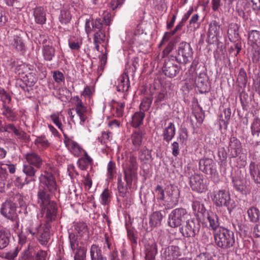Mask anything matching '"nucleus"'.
I'll use <instances>...</instances> for the list:
<instances>
[{"mask_svg":"<svg viewBox=\"0 0 260 260\" xmlns=\"http://www.w3.org/2000/svg\"><path fill=\"white\" fill-rule=\"evenodd\" d=\"M38 203L44 222L51 223L55 221L57 214L56 203L50 199V195L44 188L41 187L38 192Z\"/></svg>","mask_w":260,"mask_h":260,"instance_id":"f257e3e1","label":"nucleus"},{"mask_svg":"<svg viewBox=\"0 0 260 260\" xmlns=\"http://www.w3.org/2000/svg\"><path fill=\"white\" fill-rule=\"evenodd\" d=\"M124 173V180L126 184L122 181L121 178L118 179V190L119 196L125 197L127 192L128 188H131L133 180L137 177L138 167L136 164H125L123 166Z\"/></svg>","mask_w":260,"mask_h":260,"instance_id":"f03ea898","label":"nucleus"},{"mask_svg":"<svg viewBox=\"0 0 260 260\" xmlns=\"http://www.w3.org/2000/svg\"><path fill=\"white\" fill-rule=\"evenodd\" d=\"M215 244L219 248L227 250L233 247L236 240L234 233L226 228L220 227L213 233Z\"/></svg>","mask_w":260,"mask_h":260,"instance_id":"7ed1b4c3","label":"nucleus"},{"mask_svg":"<svg viewBox=\"0 0 260 260\" xmlns=\"http://www.w3.org/2000/svg\"><path fill=\"white\" fill-rule=\"evenodd\" d=\"M50 223H46L42 225L37 221H31L28 227V231L32 235H37V239L41 244L46 245L50 238Z\"/></svg>","mask_w":260,"mask_h":260,"instance_id":"20e7f679","label":"nucleus"},{"mask_svg":"<svg viewBox=\"0 0 260 260\" xmlns=\"http://www.w3.org/2000/svg\"><path fill=\"white\" fill-rule=\"evenodd\" d=\"M103 24L101 19L96 18L86 19L85 24V30L87 35L94 32L93 42L103 43L105 39V33L103 30Z\"/></svg>","mask_w":260,"mask_h":260,"instance_id":"39448f33","label":"nucleus"},{"mask_svg":"<svg viewBox=\"0 0 260 260\" xmlns=\"http://www.w3.org/2000/svg\"><path fill=\"white\" fill-rule=\"evenodd\" d=\"M49 170H45L43 174H42L40 177L41 187L44 188L46 191L48 193L47 190L50 192H54L57 189V184L55 178L53 175V172H56V170L55 168L51 166V164H48Z\"/></svg>","mask_w":260,"mask_h":260,"instance_id":"423d86ee","label":"nucleus"},{"mask_svg":"<svg viewBox=\"0 0 260 260\" xmlns=\"http://www.w3.org/2000/svg\"><path fill=\"white\" fill-rule=\"evenodd\" d=\"M212 201L216 207H225L231 212L235 207L230 193L224 189L214 191Z\"/></svg>","mask_w":260,"mask_h":260,"instance_id":"0eeeda50","label":"nucleus"},{"mask_svg":"<svg viewBox=\"0 0 260 260\" xmlns=\"http://www.w3.org/2000/svg\"><path fill=\"white\" fill-rule=\"evenodd\" d=\"M8 45L12 50L21 54H24L26 51L25 41L17 30L12 31L8 37Z\"/></svg>","mask_w":260,"mask_h":260,"instance_id":"6e6552de","label":"nucleus"},{"mask_svg":"<svg viewBox=\"0 0 260 260\" xmlns=\"http://www.w3.org/2000/svg\"><path fill=\"white\" fill-rule=\"evenodd\" d=\"M201 225L197 218L191 216L180 227V232L186 238H193L198 234Z\"/></svg>","mask_w":260,"mask_h":260,"instance_id":"1a4fd4ad","label":"nucleus"},{"mask_svg":"<svg viewBox=\"0 0 260 260\" xmlns=\"http://www.w3.org/2000/svg\"><path fill=\"white\" fill-rule=\"evenodd\" d=\"M64 143L66 147L72 154L78 157L82 155L83 153V156L82 158L84 162H91L92 161L91 157L83 150L79 144L72 139L68 137L66 134H64Z\"/></svg>","mask_w":260,"mask_h":260,"instance_id":"9d476101","label":"nucleus"},{"mask_svg":"<svg viewBox=\"0 0 260 260\" xmlns=\"http://www.w3.org/2000/svg\"><path fill=\"white\" fill-rule=\"evenodd\" d=\"M185 209L183 208H176L173 210L169 215V225L173 228L182 225L190 217Z\"/></svg>","mask_w":260,"mask_h":260,"instance_id":"9b49d317","label":"nucleus"},{"mask_svg":"<svg viewBox=\"0 0 260 260\" xmlns=\"http://www.w3.org/2000/svg\"><path fill=\"white\" fill-rule=\"evenodd\" d=\"M18 71L22 81L27 86H32L37 82L38 77L36 71L31 70L29 66L22 63L18 66Z\"/></svg>","mask_w":260,"mask_h":260,"instance_id":"f8f14e48","label":"nucleus"},{"mask_svg":"<svg viewBox=\"0 0 260 260\" xmlns=\"http://www.w3.org/2000/svg\"><path fill=\"white\" fill-rule=\"evenodd\" d=\"M70 247L74 251V260H86L87 249L79 245L77 236L73 233H69Z\"/></svg>","mask_w":260,"mask_h":260,"instance_id":"ddd939ff","label":"nucleus"},{"mask_svg":"<svg viewBox=\"0 0 260 260\" xmlns=\"http://www.w3.org/2000/svg\"><path fill=\"white\" fill-rule=\"evenodd\" d=\"M193 53V51L190 45L182 42L179 44L178 47L176 60L180 63L186 64L192 59Z\"/></svg>","mask_w":260,"mask_h":260,"instance_id":"4468645a","label":"nucleus"},{"mask_svg":"<svg viewBox=\"0 0 260 260\" xmlns=\"http://www.w3.org/2000/svg\"><path fill=\"white\" fill-rule=\"evenodd\" d=\"M47 252L43 250H37L34 246L28 245L21 254L18 260H46Z\"/></svg>","mask_w":260,"mask_h":260,"instance_id":"2eb2a0df","label":"nucleus"},{"mask_svg":"<svg viewBox=\"0 0 260 260\" xmlns=\"http://www.w3.org/2000/svg\"><path fill=\"white\" fill-rule=\"evenodd\" d=\"M207 41L210 44L217 42L222 37V28L219 22L215 20L211 21L208 25Z\"/></svg>","mask_w":260,"mask_h":260,"instance_id":"dca6fc26","label":"nucleus"},{"mask_svg":"<svg viewBox=\"0 0 260 260\" xmlns=\"http://www.w3.org/2000/svg\"><path fill=\"white\" fill-rule=\"evenodd\" d=\"M75 102V111L76 112L80 119V124L84 125L87 119L88 109L86 106L84 105L82 100L78 96H75L73 98Z\"/></svg>","mask_w":260,"mask_h":260,"instance_id":"f3484780","label":"nucleus"},{"mask_svg":"<svg viewBox=\"0 0 260 260\" xmlns=\"http://www.w3.org/2000/svg\"><path fill=\"white\" fill-rule=\"evenodd\" d=\"M189 183L193 190L202 192L207 190L206 181L200 175L195 174L190 176Z\"/></svg>","mask_w":260,"mask_h":260,"instance_id":"a211bd4d","label":"nucleus"},{"mask_svg":"<svg viewBox=\"0 0 260 260\" xmlns=\"http://www.w3.org/2000/svg\"><path fill=\"white\" fill-rule=\"evenodd\" d=\"M228 152L232 157L238 156L242 150V145L241 141L236 137H231L228 145Z\"/></svg>","mask_w":260,"mask_h":260,"instance_id":"6ab92c4d","label":"nucleus"},{"mask_svg":"<svg viewBox=\"0 0 260 260\" xmlns=\"http://www.w3.org/2000/svg\"><path fill=\"white\" fill-rule=\"evenodd\" d=\"M1 213L7 218L14 220L17 216L15 204L10 201H6L2 204Z\"/></svg>","mask_w":260,"mask_h":260,"instance_id":"aec40b11","label":"nucleus"},{"mask_svg":"<svg viewBox=\"0 0 260 260\" xmlns=\"http://www.w3.org/2000/svg\"><path fill=\"white\" fill-rule=\"evenodd\" d=\"M204 219L207 220L209 223V227L213 231V233L216 232L221 227L218 216L215 213L211 211L208 212Z\"/></svg>","mask_w":260,"mask_h":260,"instance_id":"412c9836","label":"nucleus"},{"mask_svg":"<svg viewBox=\"0 0 260 260\" xmlns=\"http://www.w3.org/2000/svg\"><path fill=\"white\" fill-rule=\"evenodd\" d=\"M179 71L180 68L177 64L170 60L165 62L163 67V72L166 76L173 78L176 76Z\"/></svg>","mask_w":260,"mask_h":260,"instance_id":"4be33fe9","label":"nucleus"},{"mask_svg":"<svg viewBox=\"0 0 260 260\" xmlns=\"http://www.w3.org/2000/svg\"><path fill=\"white\" fill-rule=\"evenodd\" d=\"M144 137L143 132L140 129L134 131L131 137L130 141L133 145L132 149L137 150L142 143Z\"/></svg>","mask_w":260,"mask_h":260,"instance_id":"5701e85b","label":"nucleus"},{"mask_svg":"<svg viewBox=\"0 0 260 260\" xmlns=\"http://www.w3.org/2000/svg\"><path fill=\"white\" fill-rule=\"evenodd\" d=\"M33 15L35 21L39 24H44L46 22V11L42 7H37L34 10Z\"/></svg>","mask_w":260,"mask_h":260,"instance_id":"b1692460","label":"nucleus"},{"mask_svg":"<svg viewBox=\"0 0 260 260\" xmlns=\"http://www.w3.org/2000/svg\"><path fill=\"white\" fill-rule=\"evenodd\" d=\"M4 129L5 132L9 133H13L18 139L26 140L27 139L26 134L23 132L20 131L15 127V126L12 123L5 124L4 127Z\"/></svg>","mask_w":260,"mask_h":260,"instance_id":"393cba45","label":"nucleus"},{"mask_svg":"<svg viewBox=\"0 0 260 260\" xmlns=\"http://www.w3.org/2000/svg\"><path fill=\"white\" fill-rule=\"evenodd\" d=\"M129 86V78L127 75H123L117 79L116 88L118 91H127Z\"/></svg>","mask_w":260,"mask_h":260,"instance_id":"a878e982","label":"nucleus"},{"mask_svg":"<svg viewBox=\"0 0 260 260\" xmlns=\"http://www.w3.org/2000/svg\"><path fill=\"white\" fill-rule=\"evenodd\" d=\"M75 230L76 231L78 236L85 240L89 239V231L87 224L83 222L77 223L75 225Z\"/></svg>","mask_w":260,"mask_h":260,"instance_id":"bb28decb","label":"nucleus"},{"mask_svg":"<svg viewBox=\"0 0 260 260\" xmlns=\"http://www.w3.org/2000/svg\"><path fill=\"white\" fill-rule=\"evenodd\" d=\"M90 256L91 260H107V258L103 254L101 247L96 244L91 246Z\"/></svg>","mask_w":260,"mask_h":260,"instance_id":"cd10ccee","label":"nucleus"},{"mask_svg":"<svg viewBox=\"0 0 260 260\" xmlns=\"http://www.w3.org/2000/svg\"><path fill=\"white\" fill-rule=\"evenodd\" d=\"M10 238V232L6 229L0 228V250H3L8 246Z\"/></svg>","mask_w":260,"mask_h":260,"instance_id":"c85d7f7f","label":"nucleus"},{"mask_svg":"<svg viewBox=\"0 0 260 260\" xmlns=\"http://www.w3.org/2000/svg\"><path fill=\"white\" fill-rule=\"evenodd\" d=\"M69 9V6L66 4L60 10L58 19L59 22L62 24H68L71 20L72 15Z\"/></svg>","mask_w":260,"mask_h":260,"instance_id":"c756f323","label":"nucleus"},{"mask_svg":"<svg viewBox=\"0 0 260 260\" xmlns=\"http://www.w3.org/2000/svg\"><path fill=\"white\" fill-rule=\"evenodd\" d=\"M240 25L236 23H230L227 29L228 37L230 41L237 39L239 36V30Z\"/></svg>","mask_w":260,"mask_h":260,"instance_id":"7c9ffc66","label":"nucleus"},{"mask_svg":"<svg viewBox=\"0 0 260 260\" xmlns=\"http://www.w3.org/2000/svg\"><path fill=\"white\" fill-rule=\"evenodd\" d=\"M233 184L237 191L242 193L246 192L247 186L246 180L240 177L235 176L233 178Z\"/></svg>","mask_w":260,"mask_h":260,"instance_id":"2f4dec72","label":"nucleus"},{"mask_svg":"<svg viewBox=\"0 0 260 260\" xmlns=\"http://www.w3.org/2000/svg\"><path fill=\"white\" fill-rule=\"evenodd\" d=\"M248 44L252 47L260 45V31L252 30L248 33Z\"/></svg>","mask_w":260,"mask_h":260,"instance_id":"473e14b6","label":"nucleus"},{"mask_svg":"<svg viewBox=\"0 0 260 260\" xmlns=\"http://www.w3.org/2000/svg\"><path fill=\"white\" fill-rule=\"evenodd\" d=\"M176 133V128L173 122H169L168 125L164 129L163 132L164 139L167 142H169L174 137Z\"/></svg>","mask_w":260,"mask_h":260,"instance_id":"72a5a7b5","label":"nucleus"},{"mask_svg":"<svg viewBox=\"0 0 260 260\" xmlns=\"http://www.w3.org/2000/svg\"><path fill=\"white\" fill-rule=\"evenodd\" d=\"M83 44L82 38L80 37H71L68 40L69 48L74 51H78Z\"/></svg>","mask_w":260,"mask_h":260,"instance_id":"f704fd0d","label":"nucleus"},{"mask_svg":"<svg viewBox=\"0 0 260 260\" xmlns=\"http://www.w3.org/2000/svg\"><path fill=\"white\" fill-rule=\"evenodd\" d=\"M145 114L142 111L135 112L132 117L131 125L134 127H138L143 123Z\"/></svg>","mask_w":260,"mask_h":260,"instance_id":"c9c22d12","label":"nucleus"},{"mask_svg":"<svg viewBox=\"0 0 260 260\" xmlns=\"http://www.w3.org/2000/svg\"><path fill=\"white\" fill-rule=\"evenodd\" d=\"M43 56L46 61H51L55 56L54 48L49 45H44L42 49Z\"/></svg>","mask_w":260,"mask_h":260,"instance_id":"e433bc0d","label":"nucleus"},{"mask_svg":"<svg viewBox=\"0 0 260 260\" xmlns=\"http://www.w3.org/2000/svg\"><path fill=\"white\" fill-rule=\"evenodd\" d=\"M179 247L176 246H171L165 248L164 255L167 260H171L172 257H175L179 255Z\"/></svg>","mask_w":260,"mask_h":260,"instance_id":"4c0bfd02","label":"nucleus"},{"mask_svg":"<svg viewBox=\"0 0 260 260\" xmlns=\"http://www.w3.org/2000/svg\"><path fill=\"white\" fill-rule=\"evenodd\" d=\"M3 112L2 114L5 116L8 120L11 121H15L17 119V114L7 105H4L2 109Z\"/></svg>","mask_w":260,"mask_h":260,"instance_id":"58836bf2","label":"nucleus"},{"mask_svg":"<svg viewBox=\"0 0 260 260\" xmlns=\"http://www.w3.org/2000/svg\"><path fill=\"white\" fill-rule=\"evenodd\" d=\"M250 175L256 183L260 184V171L258 164H250Z\"/></svg>","mask_w":260,"mask_h":260,"instance_id":"ea45409f","label":"nucleus"},{"mask_svg":"<svg viewBox=\"0 0 260 260\" xmlns=\"http://www.w3.org/2000/svg\"><path fill=\"white\" fill-rule=\"evenodd\" d=\"M34 144L38 147L42 149H46L50 145V143L47 139L45 135H41L36 137Z\"/></svg>","mask_w":260,"mask_h":260,"instance_id":"a19ab883","label":"nucleus"},{"mask_svg":"<svg viewBox=\"0 0 260 260\" xmlns=\"http://www.w3.org/2000/svg\"><path fill=\"white\" fill-rule=\"evenodd\" d=\"M251 135L253 137H258L260 135V118L255 117L253 118L250 126Z\"/></svg>","mask_w":260,"mask_h":260,"instance_id":"79ce46f5","label":"nucleus"},{"mask_svg":"<svg viewBox=\"0 0 260 260\" xmlns=\"http://www.w3.org/2000/svg\"><path fill=\"white\" fill-rule=\"evenodd\" d=\"M39 169L40 167V164H24L23 166V171L24 173V175H28L29 176H34L36 171V169Z\"/></svg>","mask_w":260,"mask_h":260,"instance_id":"37998d69","label":"nucleus"},{"mask_svg":"<svg viewBox=\"0 0 260 260\" xmlns=\"http://www.w3.org/2000/svg\"><path fill=\"white\" fill-rule=\"evenodd\" d=\"M163 215L159 211L153 212L150 217V224L151 226L156 227L160 225Z\"/></svg>","mask_w":260,"mask_h":260,"instance_id":"c03bdc74","label":"nucleus"},{"mask_svg":"<svg viewBox=\"0 0 260 260\" xmlns=\"http://www.w3.org/2000/svg\"><path fill=\"white\" fill-rule=\"evenodd\" d=\"M199 167L201 171L207 174L212 175L216 171L215 164H199Z\"/></svg>","mask_w":260,"mask_h":260,"instance_id":"a18cd8bd","label":"nucleus"},{"mask_svg":"<svg viewBox=\"0 0 260 260\" xmlns=\"http://www.w3.org/2000/svg\"><path fill=\"white\" fill-rule=\"evenodd\" d=\"M157 252L156 243H152L149 247L147 248L145 258L146 260H155V256Z\"/></svg>","mask_w":260,"mask_h":260,"instance_id":"49530a36","label":"nucleus"},{"mask_svg":"<svg viewBox=\"0 0 260 260\" xmlns=\"http://www.w3.org/2000/svg\"><path fill=\"white\" fill-rule=\"evenodd\" d=\"M247 214L250 221L256 222L259 220L260 212L256 207H252L247 210Z\"/></svg>","mask_w":260,"mask_h":260,"instance_id":"de8ad7c7","label":"nucleus"},{"mask_svg":"<svg viewBox=\"0 0 260 260\" xmlns=\"http://www.w3.org/2000/svg\"><path fill=\"white\" fill-rule=\"evenodd\" d=\"M150 151L146 148L142 149L139 153V159L143 162H148L151 161Z\"/></svg>","mask_w":260,"mask_h":260,"instance_id":"09e8293b","label":"nucleus"},{"mask_svg":"<svg viewBox=\"0 0 260 260\" xmlns=\"http://www.w3.org/2000/svg\"><path fill=\"white\" fill-rule=\"evenodd\" d=\"M50 117L53 123L55 124V125L60 130L63 135L65 134L64 133L63 126L59 117V114L58 113H54L51 114Z\"/></svg>","mask_w":260,"mask_h":260,"instance_id":"8fccbe9b","label":"nucleus"},{"mask_svg":"<svg viewBox=\"0 0 260 260\" xmlns=\"http://www.w3.org/2000/svg\"><path fill=\"white\" fill-rule=\"evenodd\" d=\"M152 102V100L151 98L147 97L143 98L140 105V111H142L145 113V112L148 111Z\"/></svg>","mask_w":260,"mask_h":260,"instance_id":"3c124183","label":"nucleus"},{"mask_svg":"<svg viewBox=\"0 0 260 260\" xmlns=\"http://www.w3.org/2000/svg\"><path fill=\"white\" fill-rule=\"evenodd\" d=\"M52 77L55 82L58 85H61L65 81L64 74L58 70L54 71L52 72Z\"/></svg>","mask_w":260,"mask_h":260,"instance_id":"603ef678","label":"nucleus"},{"mask_svg":"<svg viewBox=\"0 0 260 260\" xmlns=\"http://www.w3.org/2000/svg\"><path fill=\"white\" fill-rule=\"evenodd\" d=\"M223 113L224 117L223 115L221 114L219 116V120L222 124L226 126L229 124V121L231 117V110L230 108H226L224 110Z\"/></svg>","mask_w":260,"mask_h":260,"instance_id":"864d4df0","label":"nucleus"},{"mask_svg":"<svg viewBox=\"0 0 260 260\" xmlns=\"http://www.w3.org/2000/svg\"><path fill=\"white\" fill-rule=\"evenodd\" d=\"M0 98L3 102V107L4 105L9 104L11 101V97L4 89L0 88Z\"/></svg>","mask_w":260,"mask_h":260,"instance_id":"5fc2aeb1","label":"nucleus"},{"mask_svg":"<svg viewBox=\"0 0 260 260\" xmlns=\"http://www.w3.org/2000/svg\"><path fill=\"white\" fill-rule=\"evenodd\" d=\"M188 139V132L186 128H183L181 129L177 138V140L182 144L185 145Z\"/></svg>","mask_w":260,"mask_h":260,"instance_id":"6e6d98bb","label":"nucleus"},{"mask_svg":"<svg viewBox=\"0 0 260 260\" xmlns=\"http://www.w3.org/2000/svg\"><path fill=\"white\" fill-rule=\"evenodd\" d=\"M28 182L29 181L27 180L26 176L24 174H22L16 178L15 181V184L16 186L22 188L23 185L27 184Z\"/></svg>","mask_w":260,"mask_h":260,"instance_id":"4d7b16f0","label":"nucleus"},{"mask_svg":"<svg viewBox=\"0 0 260 260\" xmlns=\"http://www.w3.org/2000/svg\"><path fill=\"white\" fill-rule=\"evenodd\" d=\"M107 178L112 180L116 174V168L115 164H108L107 167Z\"/></svg>","mask_w":260,"mask_h":260,"instance_id":"13d9d810","label":"nucleus"},{"mask_svg":"<svg viewBox=\"0 0 260 260\" xmlns=\"http://www.w3.org/2000/svg\"><path fill=\"white\" fill-rule=\"evenodd\" d=\"M112 138V133L111 132H104L102 134V136L98 138L99 142L101 144H105L107 146V143L110 141Z\"/></svg>","mask_w":260,"mask_h":260,"instance_id":"bf43d9fd","label":"nucleus"},{"mask_svg":"<svg viewBox=\"0 0 260 260\" xmlns=\"http://www.w3.org/2000/svg\"><path fill=\"white\" fill-rule=\"evenodd\" d=\"M241 1H239L236 4V12L237 13L238 15L242 17L244 20H247L248 19V17L245 14L244 9L242 8V6H240L241 4Z\"/></svg>","mask_w":260,"mask_h":260,"instance_id":"052dcab7","label":"nucleus"},{"mask_svg":"<svg viewBox=\"0 0 260 260\" xmlns=\"http://www.w3.org/2000/svg\"><path fill=\"white\" fill-rule=\"evenodd\" d=\"M252 59L254 62L259 61L260 59V45L254 46L252 47Z\"/></svg>","mask_w":260,"mask_h":260,"instance_id":"680f3d73","label":"nucleus"},{"mask_svg":"<svg viewBox=\"0 0 260 260\" xmlns=\"http://www.w3.org/2000/svg\"><path fill=\"white\" fill-rule=\"evenodd\" d=\"M26 159L28 162H41L42 161L38 155L35 153L27 154Z\"/></svg>","mask_w":260,"mask_h":260,"instance_id":"e2e57ef3","label":"nucleus"},{"mask_svg":"<svg viewBox=\"0 0 260 260\" xmlns=\"http://www.w3.org/2000/svg\"><path fill=\"white\" fill-rule=\"evenodd\" d=\"M19 251V248L18 247H17L14 250L7 252L5 254L4 257L5 258L8 260H13L17 256Z\"/></svg>","mask_w":260,"mask_h":260,"instance_id":"0e129e2a","label":"nucleus"},{"mask_svg":"<svg viewBox=\"0 0 260 260\" xmlns=\"http://www.w3.org/2000/svg\"><path fill=\"white\" fill-rule=\"evenodd\" d=\"M155 191L156 194L157 198L158 200H160L161 201L164 200L165 199V192L162 187L159 185H157L155 189Z\"/></svg>","mask_w":260,"mask_h":260,"instance_id":"69168bd1","label":"nucleus"},{"mask_svg":"<svg viewBox=\"0 0 260 260\" xmlns=\"http://www.w3.org/2000/svg\"><path fill=\"white\" fill-rule=\"evenodd\" d=\"M125 103L124 102H118L117 103L116 107V112L117 116L121 117L123 115Z\"/></svg>","mask_w":260,"mask_h":260,"instance_id":"338daca9","label":"nucleus"},{"mask_svg":"<svg viewBox=\"0 0 260 260\" xmlns=\"http://www.w3.org/2000/svg\"><path fill=\"white\" fill-rule=\"evenodd\" d=\"M110 197V193L108 189H105L101 194L102 203L106 205L109 202V199Z\"/></svg>","mask_w":260,"mask_h":260,"instance_id":"774afa93","label":"nucleus"}]
</instances>
